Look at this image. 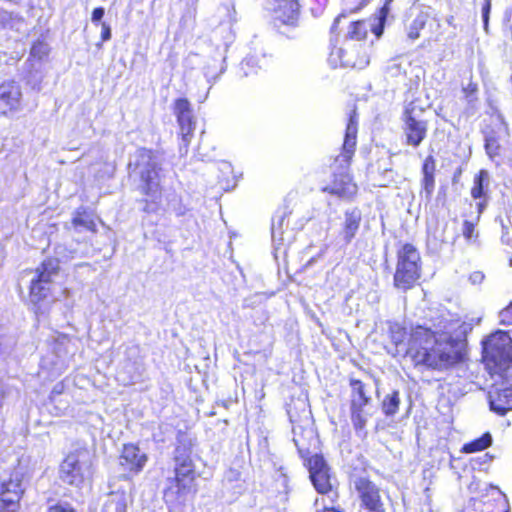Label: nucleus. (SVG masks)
<instances>
[{
	"instance_id": "obj_9",
	"label": "nucleus",
	"mask_w": 512,
	"mask_h": 512,
	"mask_svg": "<svg viewBox=\"0 0 512 512\" xmlns=\"http://www.w3.org/2000/svg\"><path fill=\"white\" fill-rule=\"evenodd\" d=\"M60 272L59 260L46 258L34 270L28 291L31 303L38 309L48 300L53 291L54 277Z\"/></svg>"
},
{
	"instance_id": "obj_36",
	"label": "nucleus",
	"mask_w": 512,
	"mask_h": 512,
	"mask_svg": "<svg viewBox=\"0 0 512 512\" xmlns=\"http://www.w3.org/2000/svg\"><path fill=\"white\" fill-rule=\"evenodd\" d=\"M105 14L103 7H96L93 9L91 14V20L93 23L98 24Z\"/></svg>"
},
{
	"instance_id": "obj_12",
	"label": "nucleus",
	"mask_w": 512,
	"mask_h": 512,
	"mask_svg": "<svg viewBox=\"0 0 512 512\" xmlns=\"http://www.w3.org/2000/svg\"><path fill=\"white\" fill-rule=\"evenodd\" d=\"M350 387V417L355 431H362L367 425V414L365 407L372 403L370 387L362 380L349 377Z\"/></svg>"
},
{
	"instance_id": "obj_25",
	"label": "nucleus",
	"mask_w": 512,
	"mask_h": 512,
	"mask_svg": "<svg viewBox=\"0 0 512 512\" xmlns=\"http://www.w3.org/2000/svg\"><path fill=\"white\" fill-rule=\"evenodd\" d=\"M400 405H401L400 391L397 389L392 390L390 393H388L384 396V398L381 402L382 413L386 417H393L399 412Z\"/></svg>"
},
{
	"instance_id": "obj_24",
	"label": "nucleus",
	"mask_w": 512,
	"mask_h": 512,
	"mask_svg": "<svg viewBox=\"0 0 512 512\" xmlns=\"http://www.w3.org/2000/svg\"><path fill=\"white\" fill-rule=\"evenodd\" d=\"M71 223L74 227H84L90 232L97 231V226L92 216V212L83 207L76 209L71 219Z\"/></svg>"
},
{
	"instance_id": "obj_16",
	"label": "nucleus",
	"mask_w": 512,
	"mask_h": 512,
	"mask_svg": "<svg viewBox=\"0 0 512 512\" xmlns=\"http://www.w3.org/2000/svg\"><path fill=\"white\" fill-rule=\"evenodd\" d=\"M362 508L370 512H382L383 502L380 489L367 477H359L354 481Z\"/></svg>"
},
{
	"instance_id": "obj_29",
	"label": "nucleus",
	"mask_w": 512,
	"mask_h": 512,
	"mask_svg": "<svg viewBox=\"0 0 512 512\" xmlns=\"http://www.w3.org/2000/svg\"><path fill=\"white\" fill-rule=\"evenodd\" d=\"M426 25V19L423 16L416 17L412 23L410 24L408 30V38L410 40H416L420 37L421 31L424 29Z\"/></svg>"
},
{
	"instance_id": "obj_35",
	"label": "nucleus",
	"mask_w": 512,
	"mask_h": 512,
	"mask_svg": "<svg viewBox=\"0 0 512 512\" xmlns=\"http://www.w3.org/2000/svg\"><path fill=\"white\" fill-rule=\"evenodd\" d=\"M462 91L466 98L473 97L478 92V85L476 82L470 81L465 87H463Z\"/></svg>"
},
{
	"instance_id": "obj_5",
	"label": "nucleus",
	"mask_w": 512,
	"mask_h": 512,
	"mask_svg": "<svg viewBox=\"0 0 512 512\" xmlns=\"http://www.w3.org/2000/svg\"><path fill=\"white\" fill-rule=\"evenodd\" d=\"M423 263L420 251L411 242L400 243L396 249V264L393 286L396 290L407 292L420 284Z\"/></svg>"
},
{
	"instance_id": "obj_28",
	"label": "nucleus",
	"mask_w": 512,
	"mask_h": 512,
	"mask_svg": "<svg viewBox=\"0 0 512 512\" xmlns=\"http://www.w3.org/2000/svg\"><path fill=\"white\" fill-rule=\"evenodd\" d=\"M393 1L394 0H385L383 6H381L375 14L377 23L372 26L371 31L378 38L383 34L385 23L390 11V4Z\"/></svg>"
},
{
	"instance_id": "obj_19",
	"label": "nucleus",
	"mask_w": 512,
	"mask_h": 512,
	"mask_svg": "<svg viewBox=\"0 0 512 512\" xmlns=\"http://www.w3.org/2000/svg\"><path fill=\"white\" fill-rule=\"evenodd\" d=\"M489 184V173L485 169H481L477 174L474 175L473 185L470 189V195L474 200H479L477 202V220L479 219L481 213L485 209L488 203V195H487V187Z\"/></svg>"
},
{
	"instance_id": "obj_17",
	"label": "nucleus",
	"mask_w": 512,
	"mask_h": 512,
	"mask_svg": "<svg viewBox=\"0 0 512 512\" xmlns=\"http://www.w3.org/2000/svg\"><path fill=\"white\" fill-rule=\"evenodd\" d=\"M23 493L19 482L13 480L3 482L0 493V511L16 512L19 509Z\"/></svg>"
},
{
	"instance_id": "obj_14",
	"label": "nucleus",
	"mask_w": 512,
	"mask_h": 512,
	"mask_svg": "<svg viewBox=\"0 0 512 512\" xmlns=\"http://www.w3.org/2000/svg\"><path fill=\"white\" fill-rule=\"evenodd\" d=\"M484 149L491 160L500 157L503 151L501 140L509 138V124L502 114H496L482 130Z\"/></svg>"
},
{
	"instance_id": "obj_20",
	"label": "nucleus",
	"mask_w": 512,
	"mask_h": 512,
	"mask_svg": "<svg viewBox=\"0 0 512 512\" xmlns=\"http://www.w3.org/2000/svg\"><path fill=\"white\" fill-rule=\"evenodd\" d=\"M173 111L181 131L185 136L192 134L194 130V119L191 103L187 98H177L173 103Z\"/></svg>"
},
{
	"instance_id": "obj_31",
	"label": "nucleus",
	"mask_w": 512,
	"mask_h": 512,
	"mask_svg": "<svg viewBox=\"0 0 512 512\" xmlns=\"http://www.w3.org/2000/svg\"><path fill=\"white\" fill-rule=\"evenodd\" d=\"M499 323L504 326H512V301L499 312Z\"/></svg>"
},
{
	"instance_id": "obj_3",
	"label": "nucleus",
	"mask_w": 512,
	"mask_h": 512,
	"mask_svg": "<svg viewBox=\"0 0 512 512\" xmlns=\"http://www.w3.org/2000/svg\"><path fill=\"white\" fill-rule=\"evenodd\" d=\"M303 465L309 473L314 489L321 497L316 498V512H340L338 482L332 468L320 453L311 454L299 449Z\"/></svg>"
},
{
	"instance_id": "obj_6",
	"label": "nucleus",
	"mask_w": 512,
	"mask_h": 512,
	"mask_svg": "<svg viewBox=\"0 0 512 512\" xmlns=\"http://www.w3.org/2000/svg\"><path fill=\"white\" fill-rule=\"evenodd\" d=\"M174 461V477L163 492L168 506L183 504L188 494L196 492V471L190 455H176Z\"/></svg>"
},
{
	"instance_id": "obj_1",
	"label": "nucleus",
	"mask_w": 512,
	"mask_h": 512,
	"mask_svg": "<svg viewBox=\"0 0 512 512\" xmlns=\"http://www.w3.org/2000/svg\"><path fill=\"white\" fill-rule=\"evenodd\" d=\"M469 323L439 314L430 325L390 322L385 349L395 358L408 359L416 369L450 371L467 360Z\"/></svg>"
},
{
	"instance_id": "obj_18",
	"label": "nucleus",
	"mask_w": 512,
	"mask_h": 512,
	"mask_svg": "<svg viewBox=\"0 0 512 512\" xmlns=\"http://www.w3.org/2000/svg\"><path fill=\"white\" fill-rule=\"evenodd\" d=\"M300 0H273V13L277 21L294 26L300 15Z\"/></svg>"
},
{
	"instance_id": "obj_2",
	"label": "nucleus",
	"mask_w": 512,
	"mask_h": 512,
	"mask_svg": "<svg viewBox=\"0 0 512 512\" xmlns=\"http://www.w3.org/2000/svg\"><path fill=\"white\" fill-rule=\"evenodd\" d=\"M359 115L354 105L348 114L343 143L339 155L334 158V172L330 185L321 188L323 193L341 199H352L358 192V186L348 172L357 147Z\"/></svg>"
},
{
	"instance_id": "obj_40",
	"label": "nucleus",
	"mask_w": 512,
	"mask_h": 512,
	"mask_svg": "<svg viewBox=\"0 0 512 512\" xmlns=\"http://www.w3.org/2000/svg\"><path fill=\"white\" fill-rule=\"evenodd\" d=\"M59 512H74L72 509H70L69 511H67L66 509H60Z\"/></svg>"
},
{
	"instance_id": "obj_37",
	"label": "nucleus",
	"mask_w": 512,
	"mask_h": 512,
	"mask_svg": "<svg viewBox=\"0 0 512 512\" xmlns=\"http://www.w3.org/2000/svg\"><path fill=\"white\" fill-rule=\"evenodd\" d=\"M100 38H101L102 42L108 41L111 38V28H110L109 24L106 22L101 23Z\"/></svg>"
},
{
	"instance_id": "obj_34",
	"label": "nucleus",
	"mask_w": 512,
	"mask_h": 512,
	"mask_svg": "<svg viewBox=\"0 0 512 512\" xmlns=\"http://www.w3.org/2000/svg\"><path fill=\"white\" fill-rule=\"evenodd\" d=\"M490 10H491V0H485L484 4L482 6V17H483V24H484L485 30H487V28H488Z\"/></svg>"
},
{
	"instance_id": "obj_39",
	"label": "nucleus",
	"mask_w": 512,
	"mask_h": 512,
	"mask_svg": "<svg viewBox=\"0 0 512 512\" xmlns=\"http://www.w3.org/2000/svg\"><path fill=\"white\" fill-rule=\"evenodd\" d=\"M454 21H455L454 16H449V17H447V19H446V22H447V24H448L449 26L456 27V25H455Z\"/></svg>"
},
{
	"instance_id": "obj_13",
	"label": "nucleus",
	"mask_w": 512,
	"mask_h": 512,
	"mask_svg": "<svg viewBox=\"0 0 512 512\" xmlns=\"http://www.w3.org/2000/svg\"><path fill=\"white\" fill-rule=\"evenodd\" d=\"M401 120L405 144L413 148L419 147L428 135L429 122L419 116L412 103L404 107Z\"/></svg>"
},
{
	"instance_id": "obj_32",
	"label": "nucleus",
	"mask_w": 512,
	"mask_h": 512,
	"mask_svg": "<svg viewBox=\"0 0 512 512\" xmlns=\"http://www.w3.org/2000/svg\"><path fill=\"white\" fill-rule=\"evenodd\" d=\"M492 501L498 504L497 512H509L510 507L507 498L501 492H497L493 495Z\"/></svg>"
},
{
	"instance_id": "obj_33",
	"label": "nucleus",
	"mask_w": 512,
	"mask_h": 512,
	"mask_svg": "<svg viewBox=\"0 0 512 512\" xmlns=\"http://www.w3.org/2000/svg\"><path fill=\"white\" fill-rule=\"evenodd\" d=\"M346 17V13L342 12L340 13L339 15H337L334 20H333V23L330 27V34L334 35L335 37V42H337V37L339 35V32H340V21L342 18H345Z\"/></svg>"
},
{
	"instance_id": "obj_8",
	"label": "nucleus",
	"mask_w": 512,
	"mask_h": 512,
	"mask_svg": "<svg viewBox=\"0 0 512 512\" xmlns=\"http://www.w3.org/2000/svg\"><path fill=\"white\" fill-rule=\"evenodd\" d=\"M420 189L419 196L424 200L425 207L431 212L439 208H445L448 205V185L441 184L438 188L436 197L433 194L436 187V159L433 155H427L422 161L420 168Z\"/></svg>"
},
{
	"instance_id": "obj_21",
	"label": "nucleus",
	"mask_w": 512,
	"mask_h": 512,
	"mask_svg": "<svg viewBox=\"0 0 512 512\" xmlns=\"http://www.w3.org/2000/svg\"><path fill=\"white\" fill-rule=\"evenodd\" d=\"M362 221V213L355 207L344 212V222L340 235L346 244H349L357 235Z\"/></svg>"
},
{
	"instance_id": "obj_22",
	"label": "nucleus",
	"mask_w": 512,
	"mask_h": 512,
	"mask_svg": "<svg viewBox=\"0 0 512 512\" xmlns=\"http://www.w3.org/2000/svg\"><path fill=\"white\" fill-rule=\"evenodd\" d=\"M20 92L9 83L0 85V115H6L8 112L17 108L19 103Z\"/></svg>"
},
{
	"instance_id": "obj_15",
	"label": "nucleus",
	"mask_w": 512,
	"mask_h": 512,
	"mask_svg": "<svg viewBox=\"0 0 512 512\" xmlns=\"http://www.w3.org/2000/svg\"><path fill=\"white\" fill-rule=\"evenodd\" d=\"M148 460V455L141 450L139 444L133 442L124 443L118 456L119 466L125 472L126 478L140 474Z\"/></svg>"
},
{
	"instance_id": "obj_26",
	"label": "nucleus",
	"mask_w": 512,
	"mask_h": 512,
	"mask_svg": "<svg viewBox=\"0 0 512 512\" xmlns=\"http://www.w3.org/2000/svg\"><path fill=\"white\" fill-rule=\"evenodd\" d=\"M368 36V27L364 19L352 21L347 29L345 39L348 41L364 42Z\"/></svg>"
},
{
	"instance_id": "obj_4",
	"label": "nucleus",
	"mask_w": 512,
	"mask_h": 512,
	"mask_svg": "<svg viewBox=\"0 0 512 512\" xmlns=\"http://www.w3.org/2000/svg\"><path fill=\"white\" fill-rule=\"evenodd\" d=\"M137 157L147 160V164L139 172V192L145 196L142 200L143 211L147 214L159 210L164 191L161 185L163 169L159 162L155 161L156 153L153 149L141 147L136 151Z\"/></svg>"
},
{
	"instance_id": "obj_30",
	"label": "nucleus",
	"mask_w": 512,
	"mask_h": 512,
	"mask_svg": "<svg viewBox=\"0 0 512 512\" xmlns=\"http://www.w3.org/2000/svg\"><path fill=\"white\" fill-rule=\"evenodd\" d=\"M462 233L467 241L476 239L478 237V233L476 231V223L469 220H465L463 222Z\"/></svg>"
},
{
	"instance_id": "obj_38",
	"label": "nucleus",
	"mask_w": 512,
	"mask_h": 512,
	"mask_svg": "<svg viewBox=\"0 0 512 512\" xmlns=\"http://www.w3.org/2000/svg\"><path fill=\"white\" fill-rule=\"evenodd\" d=\"M372 0H361L359 6L354 10L355 12L356 11H359L360 9H362L364 6H366L368 3H370Z\"/></svg>"
},
{
	"instance_id": "obj_10",
	"label": "nucleus",
	"mask_w": 512,
	"mask_h": 512,
	"mask_svg": "<svg viewBox=\"0 0 512 512\" xmlns=\"http://www.w3.org/2000/svg\"><path fill=\"white\" fill-rule=\"evenodd\" d=\"M88 451L80 448L69 452L59 466V477L65 484L81 488L89 478L91 461L87 459Z\"/></svg>"
},
{
	"instance_id": "obj_27",
	"label": "nucleus",
	"mask_w": 512,
	"mask_h": 512,
	"mask_svg": "<svg viewBox=\"0 0 512 512\" xmlns=\"http://www.w3.org/2000/svg\"><path fill=\"white\" fill-rule=\"evenodd\" d=\"M492 442L493 439L491 434L489 432H485L480 437L465 443L461 448V452L465 454L480 452L489 448L492 445Z\"/></svg>"
},
{
	"instance_id": "obj_11",
	"label": "nucleus",
	"mask_w": 512,
	"mask_h": 512,
	"mask_svg": "<svg viewBox=\"0 0 512 512\" xmlns=\"http://www.w3.org/2000/svg\"><path fill=\"white\" fill-rule=\"evenodd\" d=\"M328 61L333 68L364 69L369 65L370 59L365 44L344 43L331 45Z\"/></svg>"
},
{
	"instance_id": "obj_7",
	"label": "nucleus",
	"mask_w": 512,
	"mask_h": 512,
	"mask_svg": "<svg viewBox=\"0 0 512 512\" xmlns=\"http://www.w3.org/2000/svg\"><path fill=\"white\" fill-rule=\"evenodd\" d=\"M482 360L490 374L502 375L512 367V339L498 330L482 341Z\"/></svg>"
},
{
	"instance_id": "obj_23",
	"label": "nucleus",
	"mask_w": 512,
	"mask_h": 512,
	"mask_svg": "<svg viewBox=\"0 0 512 512\" xmlns=\"http://www.w3.org/2000/svg\"><path fill=\"white\" fill-rule=\"evenodd\" d=\"M128 504V496L125 492H110L105 500L106 512H125Z\"/></svg>"
}]
</instances>
